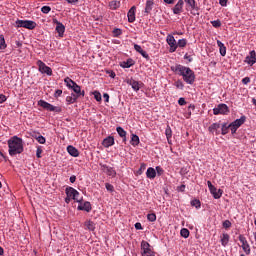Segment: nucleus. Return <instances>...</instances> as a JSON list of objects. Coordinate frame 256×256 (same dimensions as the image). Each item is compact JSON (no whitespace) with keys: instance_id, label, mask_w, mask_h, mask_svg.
Instances as JSON below:
<instances>
[{"instance_id":"f257e3e1","label":"nucleus","mask_w":256,"mask_h":256,"mask_svg":"<svg viewBox=\"0 0 256 256\" xmlns=\"http://www.w3.org/2000/svg\"><path fill=\"white\" fill-rule=\"evenodd\" d=\"M172 71L180 75L187 85H193L195 83V72L191 68L177 64L175 67H172Z\"/></svg>"},{"instance_id":"f03ea898","label":"nucleus","mask_w":256,"mask_h":256,"mask_svg":"<svg viewBox=\"0 0 256 256\" xmlns=\"http://www.w3.org/2000/svg\"><path fill=\"white\" fill-rule=\"evenodd\" d=\"M8 147L9 155H11V157H14V155H21V153H23V139L13 136L8 140Z\"/></svg>"},{"instance_id":"7ed1b4c3","label":"nucleus","mask_w":256,"mask_h":256,"mask_svg":"<svg viewBox=\"0 0 256 256\" xmlns=\"http://www.w3.org/2000/svg\"><path fill=\"white\" fill-rule=\"evenodd\" d=\"M246 121L247 117L241 116L240 119H236L234 122L230 123V130L232 135H235V133H237V129H239L241 125L245 124Z\"/></svg>"},{"instance_id":"20e7f679","label":"nucleus","mask_w":256,"mask_h":256,"mask_svg":"<svg viewBox=\"0 0 256 256\" xmlns=\"http://www.w3.org/2000/svg\"><path fill=\"white\" fill-rule=\"evenodd\" d=\"M17 27H23L24 29L33 30L37 27V23L32 20H17L16 21Z\"/></svg>"},{"instance_id":"39448f33","label":"nucleus","mask_w":256,"mask_h":256,"mask_svg":"<svg viewBox=\"0 0 256 256\" xmlns=\"http://www.w3.org/2000/svg\"><path fill=\"white\" fill-rule=\"evenodd\" d=\"M141 251L142 256H155V252L151 250V244L145 240L141 242Z\"/></svg>"},{"instance_id":"423d86ee","label":"nucleus","mask_w":256,"mask_h":256,"mask_svg":"<svg viewBox=\"0 0 256 256\" xmlns=\"http://www.w3.org/2000/svg\"><path fill=\"white\" fill-rule=\"evenodd\" d=\"M36 65L38 66V70L40 71V73H45L46 75H53V70L51 69V67L47 66V64H45L43 61L38 60L36 62Z\"/></svg>"},{"instance_id":"0eeeda50","label":"nucleus","mask_w":256,"mask_h":256,"mask_svg":"<svg viewBox=\"0 0 256 256\" xmlns=\"http://www.w3.org/2000/svg\"><path fill=\"white\" fill-rule=\"evenodd\" d=\"M166 43L169 45V53H175L177 51V40L171 34H168L166 37Z\"/></svg>"},{"instance_id":"6e6552de","label":"nucleus","mask_w":256,"mask_h":256,"mask_svg":"<svg viewBox=\"0 0 256 256\" xmlns=\"http://www.w3.org/2000/svg\"><path fill=\"white\" fill-rule=\"evenodd\" d=\"M65 193L67 197L72 198L74 201H77V203H81V200L78 198L79 197V191H77L73 187H67L65 190Z\"/></svg>"},{"instance_id":"1a4fd4ad","label":"nucleus","mask_w":256,"mask_h":256,"mask_svg":"<svg viewBox=\"0 0 256 256\" xmlns=\"http://www.w3.org/2000/svg\"><path fill=\"white\" fill-rule=\"evenodd\" d=\"M186 6L189 7L192 15H199V6L195 0H184Z\"/></svg>"},{"instance_id":"9d476101","label":"nucleus","mask_w":256,"mask_h":256,"mask_svg":"<svg viewBox=\"0 0 256 256\" xmlns=\"http://www.w3.org/2000/svg\"><path fill=\"white\" fill-rule=\"evenodd\" d=\"M38 105H40V107H42L43 109H46V111H55L56 113H59V111H61V109L53 106L51 103H49L45 100H40L38 102Z\"/></svg>"},{"instance_id":"9b49d317","label":"nucleus","mask_w":256,"mask_h":256,"mask_svg":"<svg viewBox=\"0 0 256 256\" xmlns=\"http://www.w3.org/2000/svg\"><path fill=\"white\" fill-rule=\"evenodd\" d=\"M239 241L242 244L241 247L246 255H251V246H249V242H247V238L245 236L240 235Z\"/></svg>"},{"instance_id":"f8f14e48","label":"nucleus","mask_w":256,"mask_h":256,"mask_svg":"<svg viewBox=\"0 0 256 256\" xmlns=\"http://www.w3.org/2000/svg\"><path fill=\"white\" fill-rule=\"evenodd\" d=\"M215 115H227L229 113V107L226 104H219L216 108L213 109Z\"/></svg>"},{"instance_id":"ddd939ff","label":"nucleus","mask_w":256,"mask_h":256,"mask_svg":"<svg viewBox=\"0 0 256 256\" xmlns=\"http://www.w3.org/2000/svg\"><path fill=\"white\" fill-rule=\"evenodd\" d=\"M52 21L54 25H56V32L58 33V37H63V35H65V25L59 22L57 18H54Z\"/></svg>"},{"instance_id":"4468645a","label":"nucleus","mask_w":256,"mask_h":256,"mask_svg":"<svg viewBox=\"0 0 256 256\" xmlns=\"http://www.w3.org/2000/svg\"><path fill=\"white\" fill-rule=\"evenodd\" d=\"M100 167L106 175L109 177H116L117 176V171H115V168L107 166L106 164H100Z\"/></svg>"},{"instance_id":"2eb2a0df","label":"nucleus","mask_w":256,"mask_h":256,"mask_svg":"<svg viewBox=\"0 0 256 256\" xmlns=\"http://www.w3.org/2000/svg\"><path fill=\"white\" fill-rule=\"evenodd\" d=\"M126 83L132 87L133 91H136V92L139 91L141 87H143V82L137 81L133 78L128 79Z\"/></svg>"},{"instance_id":"dca6fc26","label":"nucleus","mask_w":256,"mask_h":256,"mask_svg":"<svg viewBox=\"0 0 256 256\" xmlns=\"http://www.w3.org/2000/svg\"><path fill=\"white\" fill-rule=\"evenodd\" d=\"M245 63L253 67L256 64V52L255 50L250 51L249 55L245 58Z\"/></svg>"},{"instance_id":"f3484780","label":"nucleus","mask_w":256,"mask_h":256,"mask_svg":"<svg viewBox=\"0 0 256 256\" xmlns=\"http://www.w3.org/2000/svg\"><path fill=\"white\" fill-rule=\"evenodd\" d=\"M183 5H185V1L178 0L176 5L172 9L174 15H181L183 13Z\"/></svg>"},{"instance_id":"a211bd4d","label":"nucleus","mask_w":256,"mask_h":256,"mask_svg":"<svg viewBox=\"0 0 256 256\" xmlns=\"http://www.w3.org/2000/svg\"><path fill=\"white\" fill-rule=\"evenodd\" d=\"M80 204L78 205V210L79 211H86L89 213L91 211V202H79Z\"/></svg>"},{"instance_id":"6ab92c4d","label":"nucleus","mask_w":256,"mask_h":256,"mask_svg":"<svg viewBox=\"0 0 256 256\" xmlns=\"http://www.w3.org/2000/svg\"><path fill=\"white\" fill-rule=\"evenodd\" d=\"M135 11H137V7L132 6L128 11V23H135Z\"/></svg>"},{"instance_id":"aec40b11","label":"nucleus","mask_w":256,"mask_h":256,"mask_svg":"<svg viewBox=\"0 0 256 256\" xmlns=\"http://www.w3.org/2000/svg\"><path fill=\"white\" fill-rule=\"evenodd\" d=\"M102 145L106 148L113 147V145H115V138H113V136H108L103 140Z\"/></svg>"},{"instance_id":"412c9836","label":"nucleus","mask_w":256,"mask_h":256,"mask_svg":"<svg viewBox=\"0 0 256 256\" xmlns=\"http://www.w3.org/2000/svg\"><path fill=\"white\" fill-rule=\"evenodd\" d=\"M133 65H135V60H133L132 58L127 59V61H123L120 63V67H122V69H129L130 67H133Z\"/></svg>"},{"instance_id":"4be33fe9","label":"nucleus","mask_w":256,"mask_h":256,"mask_svg":"<svg viewBox=\"0 0 256 256\" xmlns=\"http://www.w3.org/2000/svg\"><path fill=\"white\" fill-rule=\"evenodd\" d=\"M210 193L214 199H221L223 196V191L221 189H217V187H214L212 190H210Z\"/></svg>"},{"instance_id":"5701e85b","label":"nucleus","mask_w":256,"mask_h":256,"mask_svg":"<svg viewBox=\"0 0 256 256\" xmlns=\"http://www.w3.org/2000/svg\"><path fill=\"white\" fill-rule=\"evenodd\" d=\"M67 152L69 153V155H71V157H79V150L75 148V146L69 145L67 147Z\"/></svg>"},{"instance_id":"b1692460","label":"nucleus","mask_w":256,"mask_h":256,"mask_svg":"<svg viewBox=\"0 0 256 256\" xmlns=\"http://www.w3.org/2000/svg\"><path fill=\"white\" fill-rule=\"evenodd\" d=\"M217 45L219 47L220 55L225 57V55H227V47H225V44H223L221 40H217Z\"/></svg>"},{"instance_id":"393cba45","label":"nucleus","mask_w":256,"mask_h":256,"mask_svg":"<svg viewBox=\"0 0 256 256\" xmlns=\"http://www.w3.org/2000/svg\"><path fill=\"white\" fill-rule=\"evenodd\" d=\"M146 176L148 179H155L157 177V171L153 167H149L146 171Z\"/></svg>"},{"instance_id":"a878e982","label":"nucleus","mask_w":256,"mask_h":256,"mask_svg":"<svg viewBox=\"0 0 256 256\" xmlns=\"http://www.w3.org/2000/svg\"><path fill=\"white\" fill-rule=\"evenodd\" d=\"M153 5H155V2H153V0L146 1L145 11H144L146 15H149V13L153 11Z\"/></svg>"},{"instance_id":"bb28decb","label":"nucleus","mask_w":256,"mask_h":256,"mask_svg":"<svg viewBox=\"0 0 256 256\" xmlns=\"http://www.w3.org/2000/svg\"><path fill=\"white\" fill-rule=\"evenodd\" d=\"M218 129H221V124H219V123H213L208 128L210 133H215L216 135H219Z\"/></svg>"},{"instance_id":"cd10ccee","label":"nucleus","mask_w":256,"mask_h":256,"mask_svg":"<svg viewBox=\"0 0 256 256\" xmlns=\"http://www.w3.org/2000/svg\"><path fill=\"white\" fill-rule=\"evenodd\" d=\"M72 91L76 93V95H79L80 97H85V90H81V86L76 84L73 88Z\"/></svg>"},{"instance_id":"c85d7f7f","label":"nucleus","mask_w":256,"mask_h":256,"mask_svg":"<svg viewBox=\"0 0 256 256\" xmlns=\"http://www.w3.org/2000/svg\"><path fill=\"white\" fill-rule=\"evenodd\" d=\"M109 7L110 9H112V11H116V9H119L121 7V2L117 0H112L109 3Z\"/></svg>"},{"instance_id":"c756f323","label":"nucleus","mask_w":256,"mask_h":256,"mask_svg":"<svg viewBox=\"0 0 256 256\" xmlns=\"http://www.w3.org/2000/svg\"><path fill=\"white\" fill-rule=\"evenodd\" d=\"M116 131H117L119 137H122V139H124V141H126L127 131H125V129H123V127H121V126L117 127Z\"/></svg>"},{"instance_id":"7c9ffc66","label":"nucleus","mask_w":256,"mask_h":256,"mask_svg":"<svg viewBox=\"0 0 256 256\" xmlns=\"http://www.w3.org/2000/svg\"><path fill=\"white\" fill-rule=\"evenodd\" d=\"M64 83H65L66 87H68V89H72L77 84L75 81H73L69 77H66L64 79Z\"/></svg>"},{"instance_id":"2f4dec72","label":"nucleus","mask_w":256,"mask_h":256,"mask_svg":"<svg viewBox=\"0 0 256 256\" xmlns=\"http://www.w3.org/2000/svg\"><path fill=\"white\" fill-rule=\"evenodd\" d=\"M130 143L133 147H137L140 143L139 136H137V134H132Z\"/></svg>"},{"instance_id":"473e14b6","label":"nucleus","mask_w":256,"mask_h":256,"mask_svg":"<svg viewBox=\"0 0 256 256\" xmlns=\"http://www.w3.org/2000/svg\"><path fill=\"white\" fill-rule=\"evenodd\" d=\"M229 234L227 233H224L221 237V245L222 247H227L228 243H229Z\"/></svg>"},{"instance_id":"72a5a7b5","label":"nucleus","mask_w":256,"mask_h":256,"mask_svg":"<svg viewBox=\"0 0 256 256\" xmlns=\"http://www.w3.org/2000/svg\"><path fill=\"white\" fill-rule=\"evenodd\" d=\"M85 227L88 229V231H95V223L91 220H88L85 222Z\"/></svg>"},{"instance_id":"f704fd0d","label":"nucleus","mask_w":256,"mask_h":256,"mask_svg":"<svg viewBox=\"0 0 256 256\" xmlns=\"http://www.w3.org/2000/svg\"><path fill=\"white\" fill-rule=\"evenodd\" d=\"M229 129H231L230 124L227 125V123H224V124L222 125V128H221V134H222V135H227V133H229Z\"/></svg>"},{"instance_id":"c9c22d12","label":"nucleus","mask_w":256,"mask_h":256,"mask_svg":"<svg viewBox=\"0 0 256 256\" xmlns=\"http://www.w3.org/2000/svg\"><path fill=\"white\" fill-rule=\"evenodd\" d=\"M176 45H177V48L180 47V49L187 47V39L183 38L178 40Z\"/></svg>"},{"instance_id":"e433bc0d","label":"nucleus","mask_w":256,"mask_h":256,"mask_svg":"<svg viewBox=\"0 0 256 256\" xmlns=\"http://www.w3.org/2000/svg\"><path fill=\"white\" fill-rule=\"evenodd\" d=\"M7 49V43L5 42V36L0 35V50Z\"/></svg>"},{"instance_id":"4c0bfd02","label":"nucleus","mask_w":256,"mask_h":256,"mask_svg":"<svg viewBox=\"0 0 256 256\" xmlns=\"http://www.w3.org/2000/svg\"><path fill=\"white\" fill-rule=\"evenodd\" d=\"M165 135H166V139L169 143V139H171V137H173V131L171 130V127L167 126V128L165 130Z\"/></svg>"},{"instance_id":"58836bf2","label":"nucleus","mask_w":256,"mask_h":256,"mask_svg":"<svg viewBox=\"0 0 256 256\" xmlns=\"http://www.w3.org/2000/svg\"><path fill=\"white\" fill-rule=\"evenodd\" d=\"M180 235H181V237H184V239H188V237L190 235L189 229L182 228L180 231Z\"/></svg>"},{"instance_id":"ea45409f","label":"nucleus","mask_w":256,"mask_h":256,"mask_svg":"<svg viewBox=\"0 0 256 256\" xmlns=\"http://www.w3.org/2000/svg\"><path fill=\"white\" fill-rule=\"evenodd\" d=\"M112 35H113V37H119L120 35H123V30H121L119 28H115L112 31Z\"/></svg>"},{"instance_id":"a19ab883","label":"nucleus","mask_w":256,"mask_h":256,"mask_svg":"<svg viewBox=\"0 0 256 256\" xmlns=\"http://www.w3.org/2000/svg\"><path fill=\"white\" fill-rule=\"evenodd\" d=\"M174 85H175L176 89H181V90H183L185 87V84H183V81H181V80H177L174 83Z\"/></svg>"},{"instance_id":"79ce46f5","label":"nucleus","mask_w":256,"mask_h":256,"mask_svg":"<svg viewBox=\"0 0 256 256\" xmlns=\"http://www.w3.org/2000/svg\"><path fill=\"white\" fill-rule=\"evenodd\" d=\"M191 205H192V207H196V209H199V208H201V201L194 199L191 201Z\"/></svg>"},{"instance_id":"37998d69","label":"nucleus","mask_w":256,"mask_h":256,"mask_svg":"<svg viewBox=\"0 0 256 256\" xmlns=\"http://www.w3.org/2000/svg\"><path fill=\"white\" fill-rule=\"evenodd\" d=\"M147 219H148V221L153 223V222L157 221V215H155V213L148 214Z\"/></svg>"},{"instance_id":"c03bdc74","label":"nucleus","mask_w":256,"mask_h":256,"mask_svg":"<svg viewBox=\"0 0 256 256\" xmlns=\"http://www.w3.org/2000/svg\"><path fill=\"white\" fill-rule=\"evenodd\" d=\"M211 25L215 27V29H219V27H221V20H213L211 21Z\"/></svg>"},{"instance_id":"a18cd8bd","label":"nucleus","mask_w":256,"mask_h":256,"mask_svg":"<svg viewBox=\"0 0 256 256\" xmlns=\"http://www.w3.org/2000/svg\"><path fill=\"white\" fill-rule=\"evenodd\" d=\"M66 102H67L68 105H73V103H77V100H75L74 97L67 96L66 97Z\"/></svg>"},{"instance_id":"49530a36","label":"nucleus","mask_w":256,"mask_h":256,"mask_svg":"<svg viewBox=\"0 0 256 256\" xmlns=\"http://www.w3.org/2000/svg\"><path fill=\"white\" fill-rule=\"evenodd\" d=\"M105 188L107 189V191H109V193H113V191H115V187L110 183H106Z\"/></svg>"},{"instance_id":"de8ad7c7","label":"nucleus","mask_w":256,"mask_h":256,"mask_svg":"<svg viewBox=\"0 0 256 256\" xmlns=\"http://www.w3.org/2000/svg\"><path fill=\"white\" fill-rule=\"evenodd\" d=\"M94 98L96 101L100 102L101 101V93L99 91H94L93 92Z\"/></svg>"},{"instance_id":"09e8293b","label":"nucleus","mask_w":256,"mask_h":256,"mask_svg":"<svg viewBox=\"0 0 256 256\" xmlns=\"http://www.w3.org/2000/svg\"><path fill=\"white\" fill-rule=\"evenodd\" d=\"M41 11H42V13H44L45 15H47V14L51 13V8H50L49 6H43V7L41 8Z\"/></svg>"},{"instance_id":"8fccbe9b","label":"nucleus","mask_w":256,"mask_h":256,"mask_svg":"<svg viewBox=\"0 0 256 256\" xmlns=\"http://www.w3.org/2000/svg\"><path fill=\"white\" fill-rule=\"evenodd\" d=\"M36 140L38 141V143H40V145H45V143H46V139H45V137H43V136H38L37 138H36Z\"/></svg>"},{"instance_id":"3c124183","label":"nucleus","mask_w":256,"mask_h":256,"mask_svg":"<svg viewBox=\"0 0 256 256\" xmlns=\"http://www.w3.org/2000/svg\"><path fill=\"white\" fill-rule=\"evenodd\" d=\"M222 227H224V229H229L231 227V221L225 220L222 224Z\"/></svg>"},{"instance_id":"603ef678","label":"nucleus","mask_w":256,"mask_h":256,"mask_svg":"<svg viewBox=\"0 0 256 256\" xmlns=\"http://www.w3.org/2000/svg\"><path fill=\"white\" fill-rule=\"evenodd\" d=\"M156 174L161 176L165 171L163 170V168H161V166H156Z\"/></svg>"},{"instance_id":"864d4df0","label":"nucleus","mask_w":256,"mask_h":256,"mask_svg":"<svg viewBox=\"0 0 256 256\" xmlns=\"http://www.w3.org/2000/svg\"><path fill=\"white\" fill-rule=\"evenodd\" d=\"M41 153H43V149H41V147H38L36 150V157L38 159H41Z\"/></svg>"},{"instance_id":"5fc2aeb1","label":"nucleus","mask_w":256,"mask_h":256,"mask_svg":"<svg viewBox=\"0 0 256 256\" xmlns=\"http://www.w3.org/2000/svg\"><path fill=\"white\" fill-rule=\"evenodd\" d=\"M140 55H142V57H144V59L149 61V59H150L149 54H147V52L145 50H142V52H140Z\"/></svg>"},{"instance_id":"6e6d98bb","label":"nucleus","mask_w":256,"mask_h":256,"mask_svg":"<svg viewBox=\"0 0 256 256\" xmlns=\"http://www.w3.org/2000/svg\"><path fill=\"white\" fill-rule=\"evenodd\" d=\"M61 95H63V90H56L54 93V97L57 99L58 97H61Z\"/></svg>"},{"instance_id":"4d7b16f0","label":"nucleus","mask_w":256,"mask_h":256,"mask_svg":"<svg viewBox=\"0 0 256 256\" xmlns=\"http://www.w3.org/2000/svg\"><path fill=\"white\" fill-rule=\"evenodd\" d=\"M178 105L183 107V105H187V101H185V98H179Z\"/></svg>"},{"instance_id":"13d9d810","label":"nucleus","mask_w":256,"mask_h":256,"mask_svg":"<svg viewBox=\"0 0 256 256\" xmlns=\"http://www.w3.org/2000/svg\"><path fill=\"white\" fill-rule=\"evenodd\" d=\"M134 49L137 53H141L143 51V48H141L139 44H134Z\"/></svg>"},{"instance_id":"bf43d9fd","label":"nucleus","mask_w":256,"mask_h":256,"mask_svg":"<svg viewBox=\"0 0 256 256\" xmlns=\"http://www.w3.org/2000/svg\"><path fill=\"white\" fill-rule=\"evenodd\" d=\"M242 83H243V85H248V83H251V78H249V77L243 78Z\"/></svg>"},{"instance_id":"052dcab7","label":"nucleus","mask_w":256,"mask_h":256,"mask_svg":"<svg viewBox=\"0 0 256 256\" xmlns=\"http://www.w3.org/2000/svg\"><path fill=\"white\" fill-rule=\"evenodd\" d=\"M5 101H7V96H5L4 94H0V104L5 103Z\"/></svg>"},{"instance_id":"680f3d73","label":"nucleus","mask_w":256,"mask_h":256,"mask_svg":"<svg viewBox=\"0 0 256 256\" xmlns=\"http://www.w3.org/2000/svg\"><path fill=\"white\" fill-rule=\"evenodd\" d=\"M70 5H77L79 3V0H65Z\"/></svg>"},{"instance_id":"e2e57ef3","label":"nucleus","mask_w":256,"mask_h":256,"mask_svg":"<svg viewBox=\"0 0 256 256\" xmlns=\"http://www.w3.org/2000/svg\"><path fill=\"white\" fill-rule=\"evenodd\" d=\"M134 227H135V229H137V231H141V229H143V226L141 225L140 222L136 223V224L134 225Z\"/></svg>"},{"instance_id":"0e129e2a","label":"nucleus","mask_w":256,"mask_h":256,"mask_svg":"<svg viewBox=\"0 0 256 256\" xmlns=\"http://www.w3.org/2000/svg\"><path fill=\"white\" fill-rule=\"evenodd\" d=\"M207 185H208V189H209V191H211V190H213V189H215V186L211 183V181H207Z\"/></svg>"},{"instance_id":"69168bd1","label":"nucleus","mask_w":256,"mask_h":256,"mask_svg":"<svg viewBox=\"0 0 256 256\" xmlns=\"http://www.w3.org/2000/svg\"><path fill=\"white\" fill-rule=\"evenodd\" d=\"M227 1L228 0H219V4L221 5V7H227Z\"/></svg>"},{"instance_id":"338daca9","label":"nucleus","mask_w":256,"mask_h":256,"mask_svg":"<svg viewBox=\"0 0 256 256\" xmlns=\"http://www.w3.org/2000/svg\"><path fill=\"white\" fill-rule=\"evenodd\" d=\"M178 191H180L181 193H183L185 191V184H182L178 187Z\"/></svg>"},{"instance_id":"774afa93","label":"nucleus","mask_w":256,"mask_h":256,"mask_svg":"<svg viewBox=\"0 0 256 256\" xmlns=\"http://www.w3.org/2000/svg\"><path fill=\"white\" fill-rule=\"evenodd\" d=\"M103 97H104V99H105V102H106V103H109V94L104 93V94H103Z\"/></svg>"}]
</instances>
